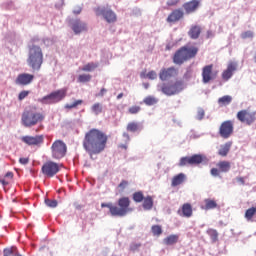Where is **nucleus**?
Listing matches in <instances>:
<instances>
[{
    "label": "nucleus",
    "mask_w": 256,
    "mask_h": 256,
    "mask_svg": "<svg viewBox=\"0 0 256 256\" xmlns=\"http://www.w3.org/2000/svg\"><path fill=\"white\" fill-rule=\"evenodd\" d=\"M109 141V136L105 132L92 128L84 136L82 146L84 151L89 155L92 161H95L99 155L107 149V143Z\"/></svg>",
    "instance_id": "1"
},
{
    "label": "nucleus",
    "mask_w": 256,
    "mask_h": 256,
    "mask_svg": "<svg viewBox=\"0 0 256 256\" xmlns=\"http://www.w3.org/2000/svg\"><path fill=\"white\" fill-rule=\"evenodd\" d=\"M102 208L107 207L109 209L112 217H125L127 213L131 212V200L129 197H122L118 200V206L113 205V203H102Z\"/></svg>",
    "instance_id": "2"
},
{
    "label": "nucleus",
    "mask_w": 256,
    "mask_h": 256,
    "mask_svg": "<svg viewBox=\"0 0 256 256\" xmlns=\"http://www.w3.org/2000/svg\"><path fill=\"white\" fill-rule=\"evenodd\" d=\"M197 53H199V48L195 46H183L175 52L173 56V63H175V65H183L185 61L195 59V57H197Z\"/></svg>",
    "instance_id": "3"
},
{
    "label": "nucleus",
    "mask_w": 256,
    "mask_h": 256,
    "mask_svg": "<svg viewBox=\"0 0 256 256\" xmlns=\"http://www.w3.org/2000/svg\"><path fill=\"white\" fill-rule=\"evenodd\" d=\"M27 63L33 71H41L43 65V50L39 46L32 45L29 47Z\"/></svg>",
    "instance_id": "4"
},
{
    "label": "nucleus",
    "mask_w": 256,
    "mask_h": 256,
    "mask_svg": "<svg viewBox=\"0 0 256 256\" xmlns=\"http://www.w3.org/2000/svg\"><path fill=\"white\" fill-rule=\"evenodd\" d=\"M45 115L33 110H25L22 113L21 123L24 127H35L38 123L43 122Z\"/></svg>",
    "instance_id": "5"
},
{
    "label": "nucleus",
    "mask_w": 256,
    "mask_h": 256,
    "mask_svg": "<svg viewBox=\"0 0 256 256\" xmlns=\"http://www.w3.org/2000/svg\"><path fill=\"white\" fill-rule=\"evenodd\" d=\"M183 89H185V84L182 80H177L174 83H163L160 86L161 92L168 97L179 95Z\"/></svg>",
    "instance_id": "6"
},
{
    "label": "nucleus",
    "mask_w": 256,
    "mask_h": 256,
    "mask_svg": "<svg viewBox=\"0 0 256 256\" xmlns=\"http://www.w3.org/2000/svg\"><path fill=\"white\" fill-rule=\"evenodd\" d=\"M65 97H67V88H62L44 96L40 99V103H42V105H53L63 101Z\"/></svg>",
    "instance_id": "7"
},
{
    "label": "nucleus",
    "mask_w": 256,
    "mask_h": 256,
    "mask_svg": "<svg viewBox=\"0 0 256 256\" xmlns=\"http://www.w3.org/2000/svg\"><path fill=\"white\" fill-rule=\"evenodd\" d=\"M63 169V164H59L54 161H47L42 165L41 171L45 177H55Z\"/></svg>",
    "instance_id": "8"
},
{
    "label": "nucleus",
    "mask_w": 256,
    "mask_h": 256,
    "mask_svg": "<svg viewBox=\"0 0 256 256\" xmlns=\"http://www.w3.org/2000/svg\"><path fill=\"white\" fill-rule=\"evenodd\" d=\"M236 118L243 125H253L256 121V112L249 109H243L237 112Z\"/></svg>",
    "instance_id": "9"
},
{
    "label": "nucleus",
    "mask_w": 256,
    "mask_h": 256,
    "mask_svg": "<svg viewBox=\"0 0 256 256\" xmlns=\"http://www.w3.org/2000/svg\"><path fill=\"white\" fill-rule=\"evenodd\" d=\"M53 159H63L67 153V145L63 140H56L51 146Z\"/></svg>",
    "instance_id": "10"
},
{
    "label": "nucleus",
    "mask_w": 256,
    "mask_h": 256,
    "mask_svg": "<svg viewBox=\"0 0 256 256\" xmlns=\"http://www.w3.org/2000/svg\"><path fill=\"white\" fill-rule=\"evenodd\" d=\"M206 157L202 154H194L192 156H185L180 158L179 167H186V165H201Z\"/></svg>",
    "instance_id": "11"
},
{
    "label": "nucleus",
    "mask_w": 256,
    "mask_h": 256,
    "mask_svg": "<svg viewBox=\"0 0 256 256\" xmlns=\"http://www.w3.org/2000/svg\"><path fill=\"white\" fill-rule=\"evenodd\" d=\"M97 17H103L107 23H115L117 21V14H115L111 8L108 7H98L95 9Z\"/></svg>",
    "instance_id": "12"
},
{
    "label": "nucleus",
    "mask_w": 256,
    "mask_h": 256,
    "mask_svg": "<svg viewBox=\"0 0 256 256\" xmlns=\"http://www.w3.org/2000/svg\"><path fill=\"white\" fill-rule=\"evenodd\" d=\"M235 130V124L232 120H226L221 123L219 127V135L222 139H229L231 135H233V131Z\"/></svg>",
    "instance_id": "13"
},
{
    "label": "nucleus",
    "mask_w": 256,
    "mask_h": 256,
    "mask_svg": "<svg viewBox=\"0 0 256 256\" xmlns=\"http://www.w3.org/2000/svg\"><path fill=\"white\" fill-rule=\"evenodd\" d=\"M185 18V12L181 8H176L172 10L168 17L166 18V23L169 25H175V23H179V21H183Z\"/></svg>",
    "instance_id": "14"
},
{
    "label": "nucleus",
    "mask_w": 256,
    "mask_h": 256,
    "mask_svg": "<svg viewBox=\"0 0 256 256\" xmlns=\"http://www.w3.org/2000/svg\"><path fill=\"white\" fill-rule=\"evenodd\" d=\"M179 75V69L175 66H171L168 68H162L159 72L160 81H169V79H173Z\"/></svg>",
    "instance_id": "15"
},
{
    "label": "nucleus",
    "mask_w": 256,
    "mask_h": 256,
    "mask_svg": "<svg viewBox=\"0 0 256 256\" xmlns=\"http://www.w3.org/2000/svg\"><path fill=\"white\" fill-rule=\"evenodd\" d=\"M218 72H213V64L206 65L202 68V81L203 83H210L213 79H216Z\"/></svg>",
    "instance_id": "16"
},
{
    "label": "nucleus",
    "mask_w": 256,
    "mask_h": 256,
    "mask_svg": "<svg viewBox=\"0 0 256 256\" xmlns=\"http://www.w3.org/2000/svg\"><path fill=\"white\" fill-rule=\"evenodd\" d=\"M21 141L26 145L39 147V145H42L44 138L43 135L23 136Z\"/></svg>",
    "instance_id": "17"
},
{
    "label": "nucleus",
    "mask_w": 256,
    "mask_h": 256,
    "mask_svg": "<svg viewBox=\"0 0 256 256\" xmlns=\"http://www.w3.org/2000/svg\"><path fill=\"white\" fill-rule=\"evenodd\" d=\"M33 79H35V75L29 73H21L17 76L15 83L16 85L27 87V85H31V83H33Z\"/></svg>",
    "instance_id": "18"
},
{
    "label": "nucleus",
    "mask_w": 256,
    "mask_h": 256,
    "mask_svg": "<svg viewBox=\"0 0 256 256\" xmlns=\"http://www.w3.org/2000/svg\"><path fill=\"white\" fill-rule=\"evenodd\" d=\"M186 15H191L195 13L199 7H201V0H191L182 5Z\"/></svg>",
    "instance_id": "19"
},
{
    "label": "nucleus",
    "mask_w": 256,
    "mask_h": 256,
    "mask_svg": "<svg viewBox=\"0 0 256 256\" xmlns=\"http://www.w3.org/2000/svg\"><path fill=\"white\" fill-rule=\"evenodd\" d=\"M70 25L75 35H79V33H83V31H87V24H85V22H81L79 19L71 20Z\"/></svg>",
    "instance_id": "20"
},
{
    "label": "nucleus",
    "mask_w": 256,
    "mask_h": 256,
    "mask_svg": "<svg viewBox=\"0 0 256 256\" xmlns=\"http://www.w3.org/2000/svg\"><path fill=\"white\" fill-rule=\"evenodd\" d=\"M236 71H237L236 62H229L226 70L222 72L223 81H229V79L233 77V73H235Z\"/></svg>",
    "instance_id": "21"
},
{
    "label": "nucleus",
    "mask_w": 256,
    "mask_h": 256,
    "mask_svg": "<svg viewBox=\"0 0 256 256\" xmlns=\"http://www.w3.org/2000/svg\"><path fill=\"white\" fill-rule=\"evenodd\" d=\"M231 147H233V142L231 141L221 144L218 149V155L220 157H227L229 155V151H231Z\"/></svg>",
    "instance_id": "22"
},
{
    "label": "nucleus",
    "mask_w": 256,
    "mask_h": 256,
    "mask_svg": "<svg viewBox=\"0 0 256 256\" xmlns=\"http://www.w3.org/2000/svg\"><path fill=\"white\" fill-rule=\"evenodd\" d=\"M178 215H181L182 217H192L193 215V207L189 203H185L182 205V210L178 211Z\"/></svg>",
    "instance_id": "23"
},
{
    "label": "nucleus",
    "mask_w": 256,
    "mask_h": 256,
    "mask_svg": "<svg viewBox=\"0 0 256 256\" xmlns=\"http://www.w3.org/2000/svg\"><path fill=\"white\" fill-rule=\"evenodd\" d=\"M179 243V234H172L163 239V244L167 247L177 245Z\"/></svg>",
    "instance_id": "24"
},
{
    "label": "nucleus",
    "mask_w": 256,
    "mask_h": 256,
    "mask_svg": "<svg viewBox=\"0 0 256 256\" xmlns=\"http://www.w3.org/2000/svg\"><path fill=\"white\" fill-rule=\"evenodd\" d=\"M188 35L190 39H199V36L201 35V26L192 25L190 30L188 31Z\"/></svg>",
    "instance_id": "25"
},
{
    "label": "nucleus",
    "mask_w": 256,
    "mask_h": 256,
    "mask_svg": "<svg viewBox=\"0 0 256 256\" xmlns=\"http://www.w3.org/2000/svg\"><path fill=\"white\" fill-rule=\"evenodd\" d=\"M186 176L183 173L175 175L172 178L171 187H179V185H183L185 183Z\"/></svg>",
    "instance_id": "26"
},
{
    "label": "nucleus",
    "mask_w": 256,
    "mask_h": 256,
    "mask_svg": "<svg viewBox=\"0 0 256 256\" xmlns=\"http://www.w3.org/2000/svg\"><path fill=\"white\" fill-rule=\"evenodd\" d=\"M216 167H218L221 173H229L231 171V162L225 160L220 161L216 164Z\"/></svg>",
    "instance_id": "27"
},
{
    "label": "nucleus",
    "mask_w": 256,
    "mask_h": 256,
    "mask_svg": "<svg viewBox=\"0 0 256 256\" xmlns=\"http://www.w3.org/2000/svg\"><path fill=\"white\" fill-rule=\"evenodd\" d=\"M98 67L99 62H89L81 68V71H84L85 73H92V71H95Z\"/></svg>",
    "instance_id": "28"
},
{
    "label": "nucleus",
    "mask_w": 256,
    "mask_h": 256,
    "mask_svg": "<svg viewBox=\"0 0 256 256\" xmlns=\"http://www.w3.org/2000/svg\"><path fill=\"white\" fill-rule=\"evenodd\" d=\"M142 207L145 211H151L153 209V197L152 196H146L144 197V200Z\"/></svg>",
    "instance_id": "29"
},
{
    "label": "nucleus",
    "mask_w": 256,
    "mask_h": 256,
    "mask_svg": "<svg viewBox=\"0 0 256 256\" xmlns=\"http://www.w3.org/2000/svg\"><path fill=\"white\" fill-rule=\"evenodd\" d=\"M143 103L148 107H151L153 105H157L159 103V99L155 96H147L143 99Z\"/></svg>",
    "instance_id": "30"
},
{
    "label": "nucleus",
    "mask_w": 256,
    "mask_h": 256,
    "mask_svg": "<svg viewBox=\"0 0 256 256\" xmlns=\"http://www.w3.org/2000/svg\"><path fill=\"white\" fill-rule=\"evenodd\" d=\"M207 235H209V237L211 238V240L215 243L217 241H219V232H217V230L213 229V228H209L206 231Z\"/></svg>",
    "instance_id": "31"
},
{
    "label": "nucleus",
    "mask_w": 256,
    "mask_h": 256,
    "mask_svg": "<svg viewBox=\"0 0 256 256\" xmlns=\"http://www.w3.org/2000/svg\"><path fill=\"white\" fill-rule=\"evenodd\" d=\"M255 215H256V207H251L246 210L244 217L245 219H247V221H252Z\"/></svg>",
    "instance_id": "32"
},
{
    "label": "nucleus",
    "mask_w": 256,
    "mask_h": 256,
    "mask_svg": "<svg viewBox=\"0 0 256 256\" xmlns=\"http://www.w3.org/2000/svg\"><path fill=\"white\" fill-rule=\"evenodd\" d=\"M91 111L94 115H101V113H103V105L99 102L94 103L91 107Z\"/></svg>",
    "instance_id": "33"
},
{
    "label": "nucleus",
    "mask_w": 256,
    "mask_h": 256,
    "mask_svg": "<svg viewBox=\"0 0 256 256\" xmlns=\"http://www.w3.org/2000/svg\"><path fill=\"white\" fill-rule=\"evenodd\" d=\"M151 231L154 237H161V235H163V228L161 227V225H153L151 227Z\"/></svg>",
    "instance_id": "34"
},
{
    "label": "nucleus",
    "mask_w": 256,
    "mask_h": 256,
    "mask_svg": "<svg viewBox=\"0 0 256 256\" xmlns=\"http://www.w3.org/2000/svg\"><path fill=\"white\" fill-rule=\"evenodd\" d=\"M93 79L91 74H80L77 78L78 83H89Z\"/></svg>",
    "instance_id": "35"
},
{
    "label": "nucleus",
    "mask_w": 256,
    "mask_h": 256,
    "mask_svg": "<svg viewBox=\"0 0 256 256\" xmlns=\"http://www.w3.org/2000/svg\"><path fill=\"white\" fill-rule=\"evenodd\" d=\"M204 202V209H206L207 211H209V209H217V202L215 200L206 199Z\"/></svg>",
    "instance_id": "36"
},
{
    "label": "nucleus",
    "mask_w": 256,
    "mask_h": 256,
    "mask_svg": "<svg viewBox=\"0 0 256 256\" xmlns=\"http://www.w3.org/2000/svg\"><path fill=\"white\" fill-rule=\"evenodd\" d=\"M132 199L135 203H141L145 199V196L142 191H138L133 194Z\"/></svg>",
    "instance_id": "37"
},
{
    "label": "nucleus",
    "mask_w": 256,
    "mask_h": 256,
    "mask_svg": "<svg viewBox=\"0 0 256 256\" xmlns=\"http://www.w3.org/2000/svg\"><path fill=\"white\" fill-rule=\"evenodd\" d=\"M140 77H146L147 79H150L151 81H153L157 79V72H155V70H151L147 74H145V72H142L140 74Z\"/></svg>",
    "instance_id": "38"
},
{
    "label": "nucleus",
    "mask_w": 256,
    "mask_h": 256,
    "mask_svg": "<svg viewBox=\"0 0 256 256\" xmlns=\"http://www.w3.org/2000/svg\"><path fill=\"white\" fill-rule=\"evenodd\" d=\"M126 129L130 133H135V132L139 131V124L137 122H130V123H128Z\"/></svg>",
    "instance_id": "39"
},
{
    "label": "nucleus",
    "mask_w": 256,
    "mask_h": 256,
    "mask_svg": "<svg viewBox=\"0 0 256 256\" xmlns=\"http://www.w3.org/2000/svg\"><path fill=\"white\" fill-rule=\"evenodd\" d=\"M231 101H233V98L229 95H226V96L219 98L218 103L220 105H229V103H231Z\"/></svg>",
    "instance_id": "40"
},
{
    "label": "nucleus",
    "mask_w": 256,
    "mask_h": 256,
    "mask_svg": "<svg viewBox=\"0 0 256 256\" xmlns=\"http://www.w3.org/2000/svg\"><path fill=\"white\" fill-rule=\"evenodd\" d=\"M140 112H141V106L134 105L128 108V113L130 115H137V113H140Z\"/></svg>",
    "instance_id": "41"
},
{
    "label": "nucleus",
    "mask_w": 256,
    "mask_h": 256,
    "mask_svg": "<svg viewBox=\"0 0 256 256\" xmlns=\"http://www.w3.org/2000/svg\"><path fill=\"white\" fill-rule=\"evenodd\" d=\"M255 37V33L251 30H247L241 34V39H253Z\"/></svg>",
    "instance_id": "42"
},
{
    "label": "nucleus",
    "mask_w": 256,
    "mask_h": 256,
    "mask_svg": "<svg viewBox=\"0 0 256 256\" xmlns=\"http://www.w3.org/2000/svg\"><path fill=\"white\" fill-rule=\"evenodd\" d=\"M127 187H129V181L122 180L120 182V184L118 185L119 192L123 193V191H125V189H127Z\"/></svg>",
    "instance_id": "43"
},
{
    "label": "nucleus",
    "mask_w": 256,
    "mask_h": 256,
    "mask_svg": "<svg viewBox=\"0 0 256 256\" xmlns=\"http://www.w3.org/2000/svg\"><path fill=\"white\" fill-rule=\"evenodd\" d=\"M78 105H83V100H76L72 104H66V109H75Z\"/></svg>",
    "instance_id": "44"
},
{
    "label": "nucleus",
    "mask_w": 256,
    "mask_h": 256,
    "mask_svg": "<svg viewBox=\"0 0 256 256\" xmlns=\"http://www.w3.org/2000/svg\"><path fill=\"white\" fill-rule=\"evenodd\" d=\"M191 77H193V69L189 68L184 73L183 79H185V81H189V79H191Z\"/></svg>",
    "instance_id": "45"
},
{
    "label": "nucleus",
    "mask_w": 256,
    "mask_h": 256,
    "mask_svg": "<svg viewBox=\"0 0 256 256\" xmlns=\"http://www.w3.org/2000/svg\"><path fill=\"white\" fill-rule=\"evenodd\" d=\"M181 3V0H167L166 5L168 7H177Z\"/></svg>",
    "instance_id": "46"
},
{
    "label": "nucleus",
    "mask_w": 256,
    "mask_h": 256,
    "mask_svg": "<svg viewBox=\"0 0 256 256\" xmlns=\"http://www.w3.org/2000/svg\"><path fill=\"white\" fill-rule=\"evenodd\" d=\"M45 203H46L47 207H52V208H55L58 205L57 200H51V199H46Z\"/></svg>",
    "instance_id": "47"
},
{
    "label": "nucleus",
    "mask_w": 256,
    "mask_h": 256,
    "mask_svg": "<svg viewBox=\"0 0 256 256\" xmlns=\"http://www.w3.org/2000/svg\"><path fill=\"white\" fill-rule=\"evenodd\" d=\"M204 117H205V110H203V108L198 109L196 119H198V121H201Z\"/></svg>",
    "instance_id": "48"
},
{
    "label": "nucleus",
    "mask_w": 256,
    "mask_h": 256,
    "mask_svg": "<svg viewBox=\"0 0 256 256\" xmlns=\"http://www.w3.org/2000/svg\"><path fill=\"white\" fill-rule=\"evenodd\" d=\"M29 96V91L27 90H24V91H21L18 95V99L19 101H23V99H25L26 97Z\"/></svg>",
    "instance_id": "49"
},
{
    "label": "nucleus",
    "mask_w": 256,
    "mask_h": 256,
    "mask_svg": "<svg viewBox=\"0 0 256 256\" xmlns=\"http://www.w3.org/2000/svg\"><path fill=\"white\" fill-rule=\"evenodd\" d=\"M139 247H141V243H132L130 245V251H132L133 253H135V251L139 250Z\"/></svg>",
    "instance_id": "50"
},
{
    "label": "nucleus",
    "mask_w": 256,
    "mask_h": 256,
    "mask_svg": "<svg viewBox=\"0 0 256 256\" xmlns=\"http://www.w3.org/2000/svg\"><path fill=\"white\" fill-rule=\"evenodd\" d=\"M219 169H217V168H212L211 170H210V173H211V175L213 176V177H219Z\"/></svg>",
    "instance_id": "51"
},
{
    "label": "nucleus",
    "mask_w": 256,
    "mask_h": 256,
    "mask_svg": "<svg viewBox=\"0 0 256 256\" xmlns=\"http://www.w3.org/2000/svg\"><path fill=\"white\" fill-rule=\"evenodd\" d=\"M19 163L21 165H27L29 163V158H20Z\"/></svg>",
    "instance_id": "52"
},
{
    "label": "nucleus",
    "mask_w": 256,
    "mask_h": 256,
    "mask_svg": "<svg viewBox=\"0 0 256 256\" xmlns=\"http://www.w3.org/2000/svg\"><path fill=\"white\" fill-rule=\"evenodd\" d=\"M237 183H240V185H245V178L243 177H236Z\"/></svg>",
    "instance_id": "53"
},
{
    "label": "nucleus",
    "mask_w": 256,
    "mask_h": 256,
    "mask_svg": "<svg viewBox=\"0 0 256 256\" xmlns=\"http://www.w3.org/2000/svg\"><path fill=\"white\" fill-rule=\"evenodd\" d=\"M0 183H1L4 187H6V185H9V182H8V180H7L6 178H1V177H0Z\"/></svg>",
    "instance_id": "54"
},
{
    "label": "nucleus",
    "mask_w": 256,
    "mask_h": 256,
    "mask_svg": "<svg viewBox=\"0 0 256 256\" xmlns=\"http://www.w3.org/2000/svg\"><path fill=\"white\" fill-rule=\"evenodd\" d=\"M107 93V89L102 88L98 94V97H103Z\"/></svg>",
    "instance_id": "55"
},
{
    "label": "nucleus",
    "mask_w": 256,
    "mask_h": 256,
    "mask_svg": "<svg viewBox=\"0 0 256 256\" xmlns=\"http://www.w3.org/2000/svg\"><path fill=\"white\" fill-rule=\"evenodd\" d=\"M4 177L5 179H13V172H7Z\"/></svg>",
    "instance_id": "56"
},
{
    "label": "nucleus",
    "mask_w": 256,
    "mask_h": 256,
    "mask_svg": "<svg viewBox=\"0 0 256 256\" xmlns=\"http://www.w3.org/2000/svg\"><path fill=\"white\" fill-rule=\"evenodd\" d=\"M123 137H125V139H126L127 141L130 140L129 134H128L127 132H124V133H123Z\"/></svg>",
    "instance_id": "57"
},
{
    "label": "nucleus",
    "mask_w": 256,
    "mask_h": 256,
    "mask_svg": "<svg viewBox=\"0 0 256 256\" xmlns=\"http://www.w3.org/2000/svg\"><path fill=\"white\" fill-rule=\"evenodd\" d=\"M119 148H120V149H125V150H126V149H127V145H126V144H120V145H119Z\"/></svg>",
    "instance_id": "58"
},
{
    "label": "nucleus",
    "mask_w": 256,
    "mask_h": 256,
    "mask_svg": "<svg viewBox=\"0 0 256 256\" xmlns=\"http://www.w3.org/2000/svg\"><path fill=\"white\" fill-rule=\"evenodd\" d=\"M117 99H123V93L118 94Z\"/></svg>",
    "instance_id": "59"
},
{
    "label": "nucleus",
    "mask_w": 256,
    "mask_h": 256,
    "mask_svg": "<svg viewBox=\"0 0 256 256\" xmlns=\"http://www.w3.org/2000/svg\"><path fill=\"white\" fill-rule=\"evenodd\" d=\"M74 13H75V15H79V13H81V9H79V10H74Z\"/></svg>",
    "instance_id": "60"
},
{
    "label": "nucleus",
    "mask_w": 256,
    "mask_h": 256,
    "mask_svg": "<svg viewBox=\"0 0 256 256\" xmlns=\"http://www.w3.org/2000/svg\"><path fill=\"white\" fill-rule=\"evenodd\" d=\"M147 87H149V85H148V84L146 85V89H147Z\"/></svg>",
    "instance_id": "61"
}]
</instances>
